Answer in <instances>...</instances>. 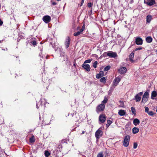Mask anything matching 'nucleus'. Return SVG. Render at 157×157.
<instances>
[{"label": "nucleus", "instance_id": "c03bdc74", "mask_svg": "<svg viewBox=\"0 0 157 157\" xmlns=\"http://www.w3.org/2000/svg\"><path fill=\"white\" fill-rule=\"evenodd\" d=\"M51 2L52 3V5L53 6L55 5H56V4H57L56 2H53L52 1H51Z\"/></svg>", "mask_w": 157, "mask_h": 157}, {"label": "nucleus", "instance_id": "f257e3e1", "mask_svg": "<svg viewBox=\"0 0 157 157\" xmlns=\"http://www.w3.org/2000/svg\"><path fill=\"white\" fill-rule=\"evenodd\" d=\"M46 101L45 99H41L39 102L36 104V108L38 109L40 107L41 109H44Z\"/></svg>", "mask_w": 157, "mask_h": 157}, {"label": "nucleus", "instance_id": "b1692460", "mask_svg": "<svg viewBox=\"0 0 157 157\" xmlns=\"http://www.w3.org/2000/svg\"><path fill=\"white\" fill-rule=\"evenodd\" d=\"M152 19V17L151 15H147L146 17V21L147 23H149Z\"/></svg>", "mask_w": 157, "mask_h": 157}, {"label": "nucleus", "instance_id": "c756f323", "mask_svg": "<svg viewBox=\"0 0 157 157\" xmlns=\"http://www.w3.org/2000/svg\"><path fill=\"white\" fill-rule=\"evenodd\" d=\"M103 152H101L98 154L97 157H103Z\"/></svg>", "mask_w": 157, "mask_h": 157}, {"label": "nucleus", "instance_id": "7c9ffc66", "mask_svg": "<svg viewBox=\"0 0 157 157\" xmlns=\"http://www.w3.org/2000/svg\"><path fill=\"white\" fill-rule=\"evenodd\" d=\"M132 113L133 114L135 115L136 114L135 109L133 107H132L131 108Z\"/></svg>", "mask_w": 157, "mask_h": 157}, {"label": "nucleus", "instance_id": "2eb2a0df", "mask_svg": "<svg viewBox=\"0 0 157 157\" xmlns=\"http://www.w3.org/2000/svg\"><path fill=\"white\" fill-rule=\"evenodd\" d=\"M70 38L69 37H68L66 39V40L65 43V45L66 47V48H67L70 45Z\"/></svg>", "mask_w": 157, "mask_h": 157}, {"label": "nucleus", "instance_id": "49530a36", "mask_svg": "<svg viewBox=\"0 0 157 157\" xmlns=\"http://www.w3.org/2000/svg\"><path fill=\"white\" fill-rule=\"evenodd\" d=\"M84 1H82V0L81 3V6H82L83 5V3H84Z\"/></svg>", "mask_w": 157, "mask_h": 157}, {"label": "nucleus", "instance_id": "f03ea898", "mask_svg": "<svg viewBox=\"0 0 157 157\" xmlns=\"http://www.w3.org/2000/svg\"><path fill=\"white\" fill-rule=\"evenodd\" d=\"M103 55L105 57L108 56L110 57L113 58H115L117 56L116 53L112 51L105 52L103 53Z\"/></svg>", "mask_w": 157, "mask_h": 157}, {"label": "nucleus", "instance_id": "473e14b6", "mask_svg": "<svg viewBox=\"0 0 157 157\" xmlns=\"http://www.w3.org/2000/svg\"><path fill=\"white\" fill-rule=\"evenodd\" d=\"M29 141L31 143L34 142L35 141V140L34 137L30 138L29 139Z\"/></svg>", "mask_w": 157, "mask_h": 157}, {"label": "nucleus", "instance_id": "5701e85b", "mask_svg": "<svg viewBox=\"0 0 157 157\" xmlns=\"http://www.w3.org/2000/svg\"><path fill=\"white\" fill-rule=\"evenodd\" d=\"M146 42L148 43H151L152 40V39L151 36H148L146 39Z\"/></svg>", "mask_w": 157, "mask_h": 157}, {"label": "nucleus", "instance_id": "cd10ccee", "mask_svg": "<svg viewBox=\"0 0 157 157\" xmlns=\"http://www.w3.org/2000/svg\"><path fill=\"white\" fill-rule=\"evenodd\" d=\"M100 81L101 82H102L104 83H106V79L105 77H104L101 78L100 79Z\"/></svg>", "mask_w": 157, "mask_h": 157}, {"label": "nucleus", "instance_id": "c9c22d12", "mask_svg": "<svg viewBox=\"0 0 157 157\" xmlns=\"http://www.w3.org/2000/svg\"><path fill=\"white\" fill-rule=\"evenodd\" d=\"M150 116H152L154 115V113L152 111H149L147 113Z\"/></svg>", "mask_w": 157, "mask_h": 157}, {"label": "nucleus", "instance_id": "a19ab883", "mask_svg": "<svg viewBox=\"0 0 157 157\" xmlns=\"http://www.w3.org/2000/svg\"><path fill=\"white\" fill-rule=\"evenodd\" d=\"M115 86L113 85V84L112 86L110 88V90L111 91L113 90L115 88Z\"/></svg>", "mask_w": 157, "mask_h": 157}, {"label": "nucleus", "instance_id": "6ab92c4d", "mask_svg": "<svg viewBox=\"0 0 157 157\" xmlns=\"http://www.w3.org/2000/svg\"><path fill=\"white\" fill-rule=\"evenodd\" d=\"M126 113L125 110H119L118 112V114L121 116L124 115Z\"/></svg>", "mask_w": 157, "mask_h": 157}, {"label": "nucleus", "instance_id": "dca6fc26", "mask_svg": "<svg viewBox=\"0 0 157 157\" xmlns=\"http://www.w3.org/2000/svg\"><path fill=\"white\" fill-rule=\"evenodd\" d=\"M139 131V128L137 127H134L132 129V132L134 134L137 133Z\"/></svg>", "mask_w": 157, "mask_h": 157}, {"label": "nucleus", "instance_id": "603ef678", "mask_svg": "<svg viewBox=\"0 0 157 157\" xmlns=\"http://www.w3.org/2000/svg\"><path fill=\"white\" fill-rule=\"evenodd\" d=\"M82 1H84V0H82Z\"/></svg>", "mask_w": 157, "mask_h": 157}, {"label": "nucleus", "instance_id": "393cba45", "mask_svg": "<svg viewBox=\"0 0 157 157\" xmlns=\"http://www.w3.org/2000/svg\"><path fill=\"white\" fill-rule=\"evenodd\" d=\"M112 121H110V120H107V124H106V127L107 128H108L109 125L112 124Z\"/></svg>", "mask_w": 157, "mask_h": 157}, {"label": "nucleus", "instance_id": "de8ad7c7", "mask_svg": "<svg viewBox=\"0 0 157 157\" xmlns=\"http://www.w3.org/2000/svg\"><path fill=\"white\" fill-rule=\"evenodd\" d=\"M133 0H131L130 1V3H133Z\"/></svg>", "mask_w": 157, "mask_h": 157}, {"label": "nucleus", "instance_id": "0eeeda50", "mask_svg": "<svg viewBox=\"0 0 157 157\" xmlns=\"http://www.w3.org/2000/svg\"><path fill=\"white\" fill-rule=\"evenodd\" d=\"M127 69L124 67H121L118 70V72L121 74H124L127 71Z\"/></svg>", "mask_w": 157, "mask_h": 157}, {"label": "nucleus", "instance_id": "09e8293b", "mask_svg": "<svg viewBox=\"0 0 157 157\" xmlns=\"http://www.w3.org/2000/svg\"><path fill=\"white\" fill-rule=\"evenodd\" d=\"M84 132H85L84 131H83L82 132V134H84Z\"/></svg>", "mask_w": 157, "mask_h": 157}, {"label": "nucleus", "instance_id": "4be33fe9", "mask_svg": "<svg viewBox=\"0 0 157 157\" xmlns=\"http://www.w3.org/2000/svg\"><path fill=\"white\" fill-rule=\"evenodd\" d=\"M135 99L136 102H139L141 100V97L140 96H138V95L136 94L135 97Z\"/></svg>", "mask_w": 157, "mask_h": 157}, {"label": "nucleus", "instance_id": "4c0bfd02", "mask_svg": "<svg viewBox=\"0 0 157 157\" xmlns=\"http://www.w3.org/2000/svg\"><path fill=\"white\" fill-rule=\"evenodd\" d=\"M91 60L90 59H87L84 62V63H90L91 62Z\"/></svg>", "mask_w": 157, "mask_h": 157}, {"label": "nucleus", "instance_id": "20e7f679", "mask_svg": "<svg viewBox=\"0 0 157 157\" xmlns=\"http://www.w3.org/2000/svg\"><path fill=\"white\" fill-rule=\"evenodd\" d=\"M105 107V105L104 104H100L97 107L96 109V111L98 113L103 111Z\"/></svg>", "mask_w": 157, "mask_h": 157}, {"label": "nucleus", "instance_id": "a878e982", "mask_svg": "<svg viewBox=\"0 0 157 157\" xmlns=\"http://www.w3.org/2000/svg\"><path fill=\"white\" fill-rule=\"evenodd\" d=\"M108 99L106 97L104 98V100L102 101L101 104H105L107 102Z\"/></svg>", "mask_w": 157, "mask_h": 157}, {"label": "nucleus", "instance_id": "2f4dec72", "mask_svg": "<svg viewBox=\"0 0 157 157\" xmlns=\"http://www.w3.org/2000/svg\"><path fill=\"white\" fill-rule=\"evenodd\" d=\"M110 68V67L109 66H107L104 69L105 71H108Z\"/></svg>", "mask_w": 157, "mask_h": 157}, {"label": "nucleus", "instance_id": "37998d69", "mask_svg": "<svg viewBox=\"0 0 157 157\" xmlns=\"http://www.w3.org/2000/svg\"><path fill=\"white\" fill-rule=\"evenodd\" d=\"M143 94V92H140L138 94H136L137 95H138V96H141Z\"/></svg>", "mask_w": 157, "mask_h": 157}, {"label": "nucleus", "instance_id": "f704fd0d", "mask_svg": "<svg viewBox=\"0 0 157 157\" xmlns=\"http://www.w3.org/2000/svg\"><path fill=\"white\" fill-rule=\"evenodd\" d=\"M31 43L34 46L36 45L37 44L36 41L35 40H33L31 42Z\"/></svg>", "mask_w": 157, "mask_h": 157}, {"label": "nucleus", "instance_id": "6e6552de", "mask_svg": "<svg viewBox=\"0 0 157 157\" xmlns=\"http://www.w3.org/2000/svg\"><path fill=\"white\" fill-rule=\"evenodd\" d=\"M144 3L148 6H151L155 3V0H144Z\"/></svg>", "mask_w": 157, "mask_h": 157}, {"label": "nucleus", "instance_id": "e433bc0d", "mask_svg": "<svg viewBox=\"0 0 157 157\" xmlns=\"http://www.w3.org/2000/svg\"><path fill=\"white\" fill-rule=\"evenodd\" d=\"M138 144L136 143H134L133 144V148H136L137 147Z\"/></svg>", "mask_w": 157, "mask_h": 157}, {"label": "nucleus", "instance_id": "8fccbe9b", "mask_svg": "<svg viewBox=\"0 0 157 157\" xmlns=\"http://www.w3.org/2000/svg\"><path fill=\"white\" fill-rule=\"evenodd\" d=\"M49 124V123H48V124H47H47Z\"/></svg>", "mask_w": 157, "mask_h": 157}, {"label": "nucleus", "instance_id": "1a4fd4ad", "mask_svg": "<svg viewBox=\"0 0 157 157\" xmlns=\"http://www.w3.org/2000/svg\"><path fill=\"white\" fill-rule=\"evenodd\" d=\"M42 19L44 22L48 23L50 21L51 17L49 16L46 15L43 17Z\"/></svg>", "mask_w": 157, "mask_h": 157}, {"label": "nucleus", "instance_id": "f3484780", "mask_svg": "<svg viewBox=\"0 0 157 157\" xmlns=\"http://www.w3.org/2000/svg\"><path fill=\"white\" fill-rule=\"evenodd\" d=\"M104 76V72L102 71H100L98 74H97L96 75V77L97 78H99L101 77H102Z\"/></svg>", "mask_w": 157, "mask_h": 157}, {"label": "nucleus", "instance_id": "aec40b11", "mask_svg": "<svg viewBox=\"0 0 157 157\" xmlns=\"http://www.w3.org/2000/svg\"><path fill=\"white\" fill-rule=\"evenodd\" d=\"M134 53L132 52L130 53V54L129 55V59H130V60L131 62H133L134 61L133 59V58H134Z\"/></svg>", "mask_w": 157, "mask_h": 157}, {"label": "nucleus", "instance_id": "39448f33", "mask_svg": "<svg viewBox=\"0 0 157 157\" xmlns=\"http://www.w3.org/2000/svg\"><path fill=\"white\" fill-rule=\"evenodd\" d=\"M149 90H148V92L147 91L144 94L141 101L142 102L144 103H145L147 101L149 96Z\"/></svg>", "mask_w": 157, "mask_h": 157}, {"label": "nucleus", "instance_id": "ddd939ff", "mask_svg": "<svg viewBox=\"0 0 157 157\" xmlns=\"http://www.w3.org/2000/svg\"><path fill=\"white\" fill-rule=\"evenodd\" d=\"M84 29L85 27L83 25L82 26L81 29H80L79 31H78L77 32L75 33L74 34V36H76L82 34V32L84 30Z\"/></svg>", "mask_w": 157, "mask_h": 157}, {"label": "nucleus", "instance_id": "ea45409f", "mask_svg": "<svg viewBox=\"0 0 157 157\" xmlns=\"http://www.w3.org/2000/svg\"><path fill=\"white\" fill-rule=\"evenodd\" d=\"M145 112L148 113L149 112V108L147 107H145Z\"/></svg>", "mask_w": 157, "mask_h": 157}, {"label": "nucleus", "instance_id": "a211bd4d", "mask_svg": "<svg viewBox=\"0 0 157 157\" xmlns=\"http://www.w3.org/2000/svg\"><path fill=\"white\" fill-rule=\"evenodd\" d=\"M133 123L135 126H137L140 123V120L137 118H135L133 120Z\"/></svg>", "mask_w": 157, "mask_h": 157}, {"label": "nucleus", "instance_id": "a18cd8bd", "mask_svg": "<svg viewBox=\"0 0 157 157\" xmlns=\"http://www.w3.org/2000/svg\"><path fill=\"white\" fill-rule=\"evenodd\" d=\"M3 23V22L2 21V20L0 19V25H2Z\"/></svg>", "mask_w": 157, "mask_h": 157}, {"label": "nucleus", "instance_id": "9d476101", "mask_svg": "<svg viewBox=\"0 0 157 157\" xmlns=\"http://www.w3.org/2000/svg\"><path fill=\"white\" fill-rule=\"evenodd\" d=\"M121 80L120 76H118L116 77L113 80V85L116 86Z\"/></svg>", "mask_w": 157, "mask_h": 157}, {"label": "nucleus", "instance_id": "72a5a7b5", "mask_svg": "<svg viewBox=\"0 0 157 157\" xmlns=\"http://www.w3.org/2000/svg\"><path fill=\"white\" fill-rule=\"evenodd\" d=\"M98 63V62L97 61H95L93 64V67L96 68L97 67V64Z\"/></svg>", "mask_w": 157, "mask_h": 157}, {"label": "nucleus", "instance_id": "bb28decb", "mask_svg": "<svg viewBox=\"0 0 157 157\" xmlns=\"http://www.w3.org/2000/svg\"><path fill=\"white\" fill-rule=\"evenodd\" d=\"M44 155L46 157H48L50 155V153L48 151L46 150L44 152Z\"/></svg>", "mask_w": 157, "mask_h": 157}, {"label": "nucleus", "instance_id": "79ce46f5", "mask_svg": "<svg viewBox=\"0 0 157 157\" xmlns=\"http://www.w3.org/2000/svg\"><path fill=\"white\" fill-rule=\"evenodd\" d=\"M142 49V48L141 47H139L138 48H136L135 49V51H138L139 50H141Z\"/></svg>", "mask_w": 157, "mask_h": 157}, {"label": "nucleus", "instance_id": "9b49d317", "mask_svg": "<svg viewBox=\"0 0 157 157\" xmlns=\"http://www.w3.org/2000/svg\"><path fill=\"white\" fill-rule=\"evenodd\" d=\"M106 120V116L104 114H101L99 117V120L101 123L105 122Z\"/></svg>", "mask_w": 157, "mask_h": 157}, {"label": "nucleus", "instance_id": "4468645a", "mask_svg": "<svg viewBox=\"0 0 157 157\" xmlns=\"http://www.w3.org/2000/svg\"><path fill=\"white\" fill-rule=\"evenodd\" d=\"M82 67L85 69L87 71H90V66L88 64H83L82 66Z\"/></svg>", "mask_w": 157, "mask_h": 157}, {"label": "nucleus", "instance_id": "f8f14e48", "mask_svg": "<svg viewBox=\"0 0 157 157\" xmlns=\"http://www.w3.org/2000/svg\"><path fill=\"white\" fill-rule=\"evenodd\" d=\"M135 42L137 45H141L143 44L142 39L140 37H138L136 38Z\"/></svg>", "mask_w": 157, "mask_h": 157}, {"label": "nucleus", "instance_id": "7ed1b4c3", "mask_svg": "<svg viewBox=\"0 0 157 157\" xmlns=\"http://www.w3.org/2000/svg\"><path fill=\"white\" fill-rule=\"evenodd\" d=\"M130 139V137L129 135H127L124 137L123 140V145L125 147H127L128 146Z\"/></svg>", "mask_w": 157, "mask_h": 157}, {"label": "nucleus", "instance_id": "412c9836", "mask_svg": "<svg viewBox=\"0 0 157 157\" xmlns=\"http://www.w3.org/2000/svg\"><path fill=\"white\" fill-rule=\"evenodd\" d=\"M157 95V92L155 91H153L151 94V98L152 99H154V98L156 97Z\"/></svg>", "mask_w": 157, "mask_h": 157}, {"label": "nucleus", "instance_id": "423d86ee", "mask_svg": "<svg viewBox=\"0 0 157 157\" xmlns=\"http://www.w3.org/2000/svg\"><path fill=\"white\" fill-rule=\"evenodd\" d=\"M103 132L100 129H98L95 132V136L97 139H98L103 134Z\"/></svg>", "mask_w": 157, "mask_h": 157}, {"label": "nucleus", "instance_id": "58836bf2", "mask_svg": "<svg viewBox=\"0 0 157 157\" xmlns=\"http://www.w3.org/2000/svg\"><path fill=\"white\" fill-rule=\"evenodd\" d=\"M92 5L93 4L91 2H89L87 4V6L89 8L91 7L92 6Z\"/></svg>", "mask_w": 157, "mask_h": 157}, {"label": "nucleus", "instance_id": "c85d7f7f", "mask_svg": "<svg viewBox=\"0 0 157 157\" xmlns=\"http://www.w3.org/2000/svg\"><path fill=\"white\" fill-rule=\"evenodd\" d=\"M119 105L120 107H124V105L123 102L122 101H119Z\"/></svg>", "mask_w": 157, "mask_h": 157}, {"label": "nucleus", "instance_id": "3c124183", "mask_svg": "<svg viewBox=\"0 0 157 157\" xmlns=\"http://www.w3.org/2000/svg\"><path fill=\"white\" fill-rule=\"evenodd\" d=\"M79 28V27H78L77 28V29H78V28Z\"/></svg>", "mask_w": 157, "mask_h": 157}]
</instances>
